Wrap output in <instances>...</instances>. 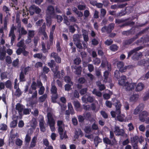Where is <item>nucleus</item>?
<instances>
[{
    "mask_svg": "<svg viewBox=\"0 0 149 149\" xmlns=\"http://www.w3.org/2000/svg\"><path fill=\"white\" fill-rule=\"evenodd\" d=\"M115 26V24L113 23H111L108 24L107 26H104L101 29L102 33H106L107 34H110V37H114L116 35L114 33L111 32L113 30Z\"/></svg>",
    "mask_w": 149,
    "mask_h": 149,
    "instance_id": "obj_1",
    "label": "nucleus"
},
{
    "mask_svg": "<svg viewBox=\"0 0 149 149\" xmlns=\"http://www.w3.org/2000/svg\"><path fill=\"white\" fill-rule=\"evenodd\" d=\"M113 105L115 106L116 111V112L113 111H111V114L112 117L115 118L116 114L119 115L121 113L120 108L122 106V104L119 100L115 99L113 101Z\"/></svg>",
    "mask_w": 149,
    "mask_h": 149,
    "instance_id": "obj_2",
    "label": "nucleus"
},
{
    "mask_svg": "<svg viewBox=\"0 0 149 149\" xmlns=\"http://www.w3.org/2000/svg\"><path fill=\"white\" fill-rule=\"evenodd\" d=\"M51 93L52 94L51 99L52 102L54 103L56 102V100L58 98L57 89L55 85H51L50 90Z\"/></svg>",
    "mask_w": 149,
    "mask_h": 149,
    "instance_id": "obj_3",
    "label": "nucleus"
},
{
    "mask_svg": "<svg viewBox=\"0 0 149 149\" xmlns=\"http://www.w3.org/2000/svg\"><path fill=\"white\" fill-rule=\"evenodd\" d=\"M133 44H136L137 46L143 45L149 46V38H141L135 42Z\"/></svg>",
    "mask_w": 149,
    "mask_h": 149,
    "instance_id": "obj_4",
    "label": "nucleus"
},
{
    "mask_svg": "<svg viewBox=\"0 0 149 149\" xmlns=\"http://www.w3.org/2000/svg\"><path fill=\"white\" fill-rule=\"evenodd\" d=\"M117 67L119 69V71L121 72H123L126 71L129 67L128 66H124V63L123 61H119L117 63Z\"/></svg>",
    "mask_w": 149,
    "mask_h": 149,
    "instance_id": "obj_5",
    "label": "nucleus"
},
{
    "mask_svg": "<svg viewBox=\"0 0 149 149\" xmlns=\"http://www.w3.org/2000/svg\"><path fill=\"white\" fill-rule=\"evenodd\" d=\"M46 16L54 17L55 16V10L52 6L49 5L48 6L46 10Z\"/></svg>",
    "mask_w": 149,
    "mask_h": 149,
    "instance_id": "obj_6",
    "label": "nucleus"
},
{
    "mask_svg": "<svg viewBox=\"0 0 149 149\" xmlns=\"http://www.w3.org/2000/svg\"><path fill=\"white\" fill-rule=\"evenodd\" d=\"M130 139L132 143H138L139 142L141 144L142 143L144 140V138L141 136L139 137L137 135H135L132 137H131Z\"/></svg>",
    "mask_w": 149,
    "mask_h": 149,
    "instance_id": "obj_7",
    "label": "nucleus"
},
{
    "mask_svg": "<svg viewBox=\"0 0 149 149\" xmlns=\"http://www.w3.org/2000/svg\"><path fill=\"white\" fill-rule=\"evenodd\" d=\"M50 57L54 58L55 62H56L57 63H61V58L60 56L58 55V53L53 52L51 54Z\"/></svg>",
    "mask_w": 149,
    "mask_h": 149,
    "instance_id": "obj_8",
    "label": "nucleus"
},
{
    "mask_svg": "<svg viewBox=\"0 0 149 149\" xmlns=\"http://www.w3.org/2000/svg\"><path fill=\"white\" fill-rule=\"evenodd\" d=\"M46 26V24L44 22L42 26L39 28L38 33L40 35L44 36V37H48L45 32Z\"/></svg>",
    "mask_w": 149,
    "mask_h": 149,
    "instance_id": "obj_9",
    "label": "nucleus"
},
{
    "mask_svg": "<svg viewBox=\"0 0 149 149\" xmlns=\"http://www.w3.org/2000/svg\"><path fill=\"white\" fill-rule=\"evenodd\" d=\"M115 130L114 132L116 135L121 136H124L125 132L123 129H120L119 127L116 126L115 127Z\"/></svg>",
    "mask_w": 149,
    "mask_h": 149,
    "instance_id": "obj_10",
    "label": "nucleus"
},
{
    "mask_svg": "<svg viewBox=\"0 0 149 149\" xmlns=\"http://www.w3.org/2000/svg\"><path fill=\"white\" fill-rule=\"evenodd\" d=\"M148 116V113L146 111H143L139 115V118L140 120L142 122H144L145 121L146 118Z\"/></svg>",
    "mask_w": 149,
    "mask_h": 149,
    "instance_id": "obj_11",
    "label": "nucleus"
},
{
    "mask_svg": "<svg viewBox=\"0 0 149 149\" xmlns=\"http://www.w3.org/2000/svg\"><path fill=\"white\" fill-rule=\"evenodd\" d=\"M136 86V83H129L127 82L126 85L125 86V90L127 91H132L134 89Z\"/></svg>",
    "mask_w": 149,
    "mask_h": 149,
    "instance_id": "obj_12",
    "label": "nucleus"
},
{
    "mask_svg": "<svg viewBox=\"0 0 149 149\" xmlns=\"http://www.w3.org/2000/svg\"><path fill=\"white\" fill-rule=\"evenodd\" d=\"M143 48V46H141L137 47L129 51L128 53L127 59H129V57L132 55L133 56L136 52H137V51L142 49Z\"/></svg>",
    "mask_w": 149,
    "mask_h": 149,
    "instance_id": "obj_13",
    "label": "nucleus"
},
{
    "mask_svg": "<svg viewBox=\"0 0 149 149\" xmlns=\"http://www.w3.org/2000/svg\"><path fill=\"white\" fill-rule=\"evenodd\" d=\"M48 122L49 125H54L55 124V120L53 117L51 113H49L47 114Z\"/></svg>",
    "mask_w": 149,
    "mask_h": 149,
    "instance_id": "obj_14",
    "label": "nucleus"
},
{
    "mask_svg": "<svg viewBox=\"0 0 149 149\" xmlns=\"http://www.w3.org/2000/svg\"><path fill=\"white\" fill-rule=\"evenodd\" d=\"M126 77L125 76H121L120 77V80L118 81L119 84L122 86H125L127 83V82H126Z\"/></svg>",
    "mask_w": 149,
    "mask_h": 149,
    "instance_id": "obj_15",
    "label": "nucleus"
},
{
    "mask_svg": "<svg viewBox=\"0 0 149 149\" xmlns=\"http://www.w3.org/2000/svg\"><path fill=\"white\" fill-rule=\"evenodd\" d=\"M138 38H131L128 40H125L123 42L124 46L129 45L131 44L133 42L135 41Z\"/></svg>",
    "mask_w": 149,
    "mask_h": 149,
    "instance_id": "obj_16",
    "label": "nucleus"
},
{
    "mask_svg": "<svg viewBox=\"0 0 149 149\" xmlns=\"http://www.w3.org/2000/svg\"><path fill=\"white\" fill-rule=\"evenodd\" d=\"M30 11H31L32 10H33V14L34 13V12H35L36 13L38 14L41 11L40 9L38 7H36L34 5L31 6L30 7Z\"/></svg>",
    "mask_w": 149,
    "mask_h": 149,
    "instance_id": "obj_17",
    "label": "nucleus"
},
{
    "mask_svg": "<svg viewBox=\"0 0 149 149\" xmlns=\"http://www.w3.org/2000/svg\"><path fill=\"white\" fill-rule=\"evenodd\" d=\"M16 28L13 24L11 28L9 34V37H16L14 33V31L16 30Z\"/></svg>",
    "mask_w": 149,
    "mask_h": 149,
    "instance_id": "obj_18",
    "label": "nucleus"
},
{
    "mask_svg": "<svg viewBox=\"0 0 149 149\" xmlns=\"http://www.w3.org/2000/svg\"><path fill=\"white\" fill-rule=\"evenodd\" d=\"M24 107L22 105H21L19 103L17 104L15 106V109L17 110L19 113L20 114L23 111Z\"/></svg>",
    "mask_w": 149,
    "mask_h": 149,
    "instance_id": "obj_19",
    "label": "nucleus"
},
{
    "mask_svg": "<svg viewBox=\"0 0 149 149\" xmlns=\"http://www.w3.org/2000/svg\"><path fill=\"white\" fill-rule=\"evenodd\" d=\"M17 31L19 33V37H20V36H24L27 33V31L23 27L21 28V29L19 28L17 29Z\"/></svg>",
    "mask_w": 149,
    "mask_h": 149,
    "instance_id": "obj_20",
    "label": "nucleus"
},
{
    "mask_svg": "<svg viewBox=\"0 0 149 149\" xmlns=\"http://www.w3.org/2000/svg\"><path fill=\"white\" fill-rule=\"evenodd\" d=\"M74 69L75 70V71L74 72V73L77 75H80L81 74L82 68L81 66H79L77 67L76 65H74Z\"/></svg>",
    "mask_w": 149,
    "mask_h": 149,
    "instance_id": "obj_21",
    "label": "nucleus"
},
{
    "mask_svg": "<svg viewBox=\"0 0 149 149\" xmlns=\"http://www.w3.org/2000/svg\"><path fill=\"white\" fill-rule=\"evenodd\" d=\"M135 91L137 92L143 90L144 87V84L141 83H139L136 85Z\"/></svg>",
    "mask_w": 149,
    "mask_h": 149,
    "instance_id": "obj_22",
    "label": "nucleus"
},
{
    "mask_svg": "<svg viewBox=\"0 0 149 149\" xmlns=\"http://www.w3.org/2000/svg\"><path fill=\"white\" fill-rule=\"evenodd\" d=\"M59 68L58 65L56 66L54 69H53L52 71L54 72L55 76L57 77H59L60 76V72L58 71V69Z\"/></svg>",
    "mask_w": 149,
    "mask_h": 149,
    "instance_id": "obj_23",
    "label": "nucleus"
},
{
    "mask_svg": "<svg viewBox=\"0 0 149 149\" xmlns=\"http://www.w3.org/2000/svg\"><path fill=\"white\" fill-rule=\"evenodd\" d=\"M47 65L51 68L52 71L53 69H54V67L55 68L56 66L57 65H56L55 61L52 59L48 63Z\"/></svg>",
    "mask_w": 149,
    "mask_h": 149,
    "instance_id": "obj_24",
    "label": "nucleus"
},
{
    "mask_svg": "<svg viewBox=\"0 0 149 149\" xmlns=\"http://www.w3.org/2000/svg\"><path fill=\"white\" fill-rule=\"evenodd\" d=\"M25 75L23 71H21L19 75V80L20 82H24L26 81V78Z\"/></svg>",
    "mask_w": 149,
    "mask_h": 149,
    "instance_id": "obj_25",
    "label": "nucleus"
},
{
    "mask_svg": "<svg viewBox=\"0 0 149 149\" xmlns=\"http://www.w3.org/2000/svg\"><path fill=\"white\" fill-rule=\"evenodd\" d=\"M109 72L107 70L105 71L103 73L104 82L106 83L108 82V79Z\"/></svg>",
    "mask_w": 149,
    "mask_h": 149,
    "instance_id": "obj_26",
    "label": "nucleus"
},
{
    "mask_svg": "<svg viewBox=\"0 0 149 149\" xmlns=\"http://www.w3.org/2000/svg\"><path fill=\"white\" fill-rule=\"evenodd\" d=\"M139 95L138 94H135L132 95L130 98L131 102H136L138 99Z\"/></svg>",
    "mask_w": 149,
    "mask_h": 149,
    "instance_id": "obj_27",
    "label": "nucleus"
},
{
    "mask_svg": "<svg viewBox=\"0 0 149 149\" xmlns=\"http://www.w3.org/2000/svg\"><path fill=\"white\" fill-rule=\"evenodd\" d=\"M108 64V61L106 58H104L102 60V63L100 67L102 68H104L106 67V65Z\"/></svg>",
    "mask_w": 149,
    "mask_h": 149,
    "instance_id": "obj_28",
    "label": "nucleus"
},
{
    "mask_svg": "<svg viewBox=\"0 0 149 149\" xmlns=\"http://www.w3.org/2000/svg\"><path fill=\"white\" fill-rule=\"evenodd\" d=\"M97 86L98 87L99 90L102 91L104 90L105 88V87L104 84H101V82L98 81L97 83Z\"/></svg>",
    "mask_w": 149,
    "mask_h": 149,
    "instance_id": "obj_29",
    "label": "nucleus"
},
{
    "mask_svg": "<svg viewBox=\"0 0 149 149\" xmlns=\"http://www.w3.org/2000/svg\"><path fill=\"white\" fill-rule=\"evenodd\" d=\"M149 29V27H147L145 29L142 30V31L139 32L138 33H137L136 35V37H137L139 36H140L142 34H144Z\"/></svg>",
    "mask_w": 149,
    "mask_h": 149,
    "instance_id": "obj_30",
    "label": "nucleus"
},
{
    "mask_svg": "<svg viewBox=\"0 0 149 149\" xmlns=\"http://www.w3.org/2000/svg\"><path fill=\"white\" fill-rule=\"evenodd\" d=\"M103 141L104 143L107 145H109L111 146L113 145V143H112L111 140L107 137H105L104 138Z\"/></svg>",
    "mask_w": 149,
    "mask_h": 149,
    "instance_id": "obj_31",
    "label": "nucleus"
},
{
    "mask_svg": "<svg viewBox=\"0 0 149 149\" xmlns=\"http://www.w3.org/2000/svg\"><path fill=\"white\" fill-rule=\"evenodd\" d=\"M129 18H128L125 19H115V23L118 24H119L120 23H123L125 22L126 21L129 20Z\"/></svg>",
    "mask_w": 149,
    "mask_h": 149,
    "instance_id": "obj_32",
    "label": "nucleus"
},
{
    "mask_svg": "<svg viewBox=\"0 0 149 149\" xmlns=\"http://www.w3.org/2000/svg\"><path fill=\"white\" fill-rule=\"evenodd\" d=\"M77 117L79 122L80 123H83L84 122V120H85V118L83 115H78Z\"/></svg>",
    "mask_w": 149,
    "mask_h": 149,
    "instance_id": "obj_33",
    "label": "nucleus"
},
{
    "mask_svg": "<svg viewBox=\"0 0 149 149\" xmlns=\"http://www.w3.org/2000/svg\"><path fill=\"white\" fill-rule=\"evenodd\" d=\"M6 53V51H5V49L3 48V52L0 53V60H3L5 59Z\"/></svg>",
    "mask_w": 149,
    "mask_h": 149,
    "instance_id": "obj_34",
    "label": "nucleus"
},
{
    "mask_svg": "<svg viewBox=\"0 0 149 149\" xmlns=\"http://www.w3.org/2000/svg\"><path fill=\"white\" fill-rule=\"evenodd\" d=\"M53 17H50L48 16H46V24L47 26H49L52 23V19L51 18H53Z\"/></svg>",
    "mask_w": 149,
    "mask_h": 149,
    "instance_id": "obj_35",
    "label": "nucleus"
},
{
    "mask_svg": "<svg viewBox=\"0 0 149 149\" xmlns=\"http://www.w3.org/2000/svg\"><path fill=\"white\" fill-rule=\"evenodd\" d=\"M5 86L6 88L11 89L12 88V83L11 81L8 80L6 81L5 82Z\"/></svg>",
    "mask_w": 149,
    "mask_h": 149,
    "instance_id": "obj_36",
    "label": "nucleus"
},
{
    "mask_svg": "<svg viewBox=\"0 0 149 149\" xmlns=\"http://www.w3.org/2000/svg\"><path fill=\"white\" fill-rule=\"evenodd\" d=\"M47 97V95L45 93L40 97L39 98V100L40 102H43L46 99Z\"/></svg>",
    "mask_w": 149,
    "mask_h": 149,
    "instance_id": "obj_37",
    "label": "nucleus"
},
{
    "mask_svg": "<svg viewBox=\"0 0 149 149\" xmlns=\"http://www.w3.org/2000/svg\"><path fill=\"white\" fill-rule=\"evenodd\" d=\"M94 141L95 143V146L96 147L98 144L102 142V139H100L98 136L95 137L94 139Z\"/></svg>",
    "mask_w": 149,
    "mask_h": 149,
    "instance_id": "obj_38",
    "label": "nucleus"
},
{
    "mask_svg": "<svg viewBox=\"0 0 149 149\" xmlns=\"http://www.w3.org/2000/svg\"><path fill=\"white\" fill-rule=\"evenodd\" d=\"M133 33V30L131 29L128 31H124L123 32V34L127 36H129L132 34Z\"/></svg>",
    "mask_w": 149,
    "mask_h": 149,
    "instance_id": "obj_39",
    "label": "nucleus"
},
{
    "mask_svg": "<svg viewBox=\"0 0 149 149\" xmlns=\"http://www.w3.org/2000/svg\"><path fill=\"white\" fill-rule=\"evenodd\" d=\"M143 108H140V105H139L134 110V114L135 115H137L140 111L142 110Z\"/></svg>",
    "mask_w": 149,
    "mask_h": 149,
    "instance_id": "obj_40",
    "label": "nucleus"
},
{
    "mask_svg": "<svg viewBox=\"0 0 149 149\" xmlns=\"http://www.w3.org/2000/svg\"><path fill=\"white\" fill-rule=\"evenodd\" d=\"M64 79L66 83H70V84H73V83L72 81H71V78L69 76H65Z\"/></svg>",
    "mask_w": 149,
    "mask_h": 149,
    "instance_id": "obj_41",
    "label": "nucleus"
},
{
    "mask_svg": "<svg viewBox=\"0 0 149 149\" xmlns=\"http://www.w3.org/2000/svg\"><path fill=\"white\" fill-rule=\"evenodd\" d=\"M68 109L70 110V113L71 114H74V111L71 103L70 102L68 103Z\"/></svg>",
    "mask_w": 149,
    "mask_h": 149,
    "instance_id": "obj_42",
    "label": "nucleus"
},
{
    "mask_svg": "<svg viewBox=\"0 0 149 149\" xmlns=\"http://www.w3.org/2000/svg\"><path fill=\"white\" fill-rule=\"evenodd\" d=\"M92 93L93 94L95 95L98 97H101L102 96V93L99 91H97L96 89L95 88L93 91Z\"/></svg>",
    "mask_w": 149,
    "mask_h": 149,
    "instance_id": "obj_43",
    "label": "nucleus"
},
{
    "mask_svg": "<svg viewBox=\"0 0 149 149\" xmlns=\"http://www.w3.org/2000/svg\"><path fill=\"white\" fill-rule=\"evenodd\" d=\"M101 62L100 60V58L96 57L95 58L93 61V63L95 65H98Z\"/></svg>",
    "mask_w": 149,
    "mask_h": 149,
    "instance_id": "obj_44",
    "label": "nucleus"
},
{
    "mask_svg": "<svg viewBox=\"0 0 149 149\" xmlns=\"http://www.w3.org/2000/svg\"><path fill=\"white\" fill-rule=\"evenodd\" d=\"M118 48L117 45L113 44L110 46L109 49L112 51L115 52L118 50Z\"/></svg>",
    "mask_w": 149,
    "mask_h": 149,
    "instance_id": "obj_45",
    "label": "nucleus"
},
{
    "mask_svg": "<svg viewBox=\"0 0 149 149\" xmlns=\"http://www.w3.org/2000/svg\"><path fill=\"white\" fill-rule=\"evenodd\" d=\"M73 84H67L65 86V91H69L71 89V87Z\"/></svg>",
    "mask_w": 149,
    "mask_h": 149,
    "instance_id": "obj_46",
    "label": "nucleus"
},
{
    "mask_svg": "<svg viewBox=\"0 0 149 149\" xmlns=\"http://www.w3.org/2000/svg\"><path fill=\"white\" fill-rule=\"evenodd\" d=\"M83 115L84 116L85 118V120H89V119L91 117V115L89 112H86V113H84L83 114Z\"/></svg>",
    "mask_w": 149,
    "mask_h": 149,
    "instance_id": "obj_47",
    "label": "nucleus"
},
{
    "mask_svg": "<svg viewBox=\"0 0 149 149\" xmlns=\"http://www.w3.org/2000/svg\"><path fill=\"white\" fill-rule=\"evenodd\" d=\"M101 14L100 15V17L101 19L104 17L106 15V12L104 8H102L101 9Z\"/></svg>",
    "mask_w": 149,
    "mask_h": 149,
    "instance_id": "obj_48",
    "label": "nucleus"
},
{
    "mask_svg": "<svg viewBox=\"0 0 149 149\" xmlns=\"http://www.w3.org/2000/svg\"><path fill=\"white\" fill-rule=\"evenodd\" d=\"M73 104L75 109H78L80 107V104L78 101H74L73 102Z\"/></svg>",
    "mask_w": 149,
    "mask_h": 149,
    "instance_id": "obj_49",
    "label": "nucleus"
},
{
    "mask_svg": "<svg viewBox=\"0 0 149 149\" xmlns=\"http://www.w3.org/2000/svg\"><path fill=\"white\" fill-rule=\"evenodd\" d=\"M56 49L57 52L58 53L61 52L62 51V49L60 47V43L59 42L57 41L56 43Z\"/></svg>",
    "mask_w": 149,
    "mask_h": 149,
    "instance_id": "obj_50",
    "label": "nucleus"
},
{
    "mask_svg": "<svg viewBox=\"0 0 149 149\" xmlns=\"http://www.w3.org/2000/svg\"><path fill=\"white\" fill-rule=\"evenodd\" d=\"M22 92L21 91L19 88H18L17 89H16L15 95L19 97L22 95Z\"/></svg>",
    "mask_w": 149,
    "mask_h": 149,
    "instance_id": "obj_51",
    "label": "nucleus"
},
{
    "mask_svg": "<svg viewBox=\"0 0 149 149\" xmlns=\"http://www.w3.org/2000/svg\"><path fill=\"white\" fill-rule=\"evenodd\" d=\"M28 36L27 37H33L35 35V31L34 30H28Z\"/></svg>",
    "mask_w": 149,
    "mask_h": 149,
    "instance_id": "obj_52",
    "label": "nucleus"
},
{
    "mask_svg": "<svg viewBox=\"0 0 149 149\" xmlns=\"http://www.w3.org/2000/svg\"><path fill=\"white\" fill-rule=\"evenodd\" d=\"M139 54L137 52H136L132 57V59L133 60H138L139 58Z\"/></svg>",
    "mask_w": 149,
    "mask_h": 149,
    "instance_id": "obj_53",
    "label": "nucleus"
},
{
    "mask_svg": "<svg viewBox=\"0 0 149 149\" xmlns=\"http://www.w3.org/2000/svg\"><path fill=\"white\" fill-rule=\"evenodd\" d=\"M45 91V87L43 86H41L38 91L39 94L40 95H43Z\"/></svg>",
    "mask_w": 149,
    "mask_h": 149,
    "instance_id": "obj_54",
    "label": "nucleus"
},
{
    "mask_svg": "<svg viewBox=\"0 0 149 149\" xmlns=\"http://www.w3.org/2000/svg\"><path fill=\"white\" fill-rule=\"evenodd\" d=\"M82 35L83 37H88V32L86 30L82 29Z\"/></svg>",
    "mask_w": 149,
    "mask_h": 149,
    "instance_id": "obj_55",
    "label": "nucleus"
},
{
    "mask_svg": "<svg viewBox=\"0 0 149 149\" xmlns=\"http://www.w3.org/2000/svg\"><path fill=\"white\" fill-rule=\"evenodd\" d=\"M88 91V88H84L81 89L79 91L80 94L83 95L86 94Z\"/></svg>",
    "mask_w": 149,
    "mask_h": 149,
    "instance_id": "obj_56",
    "label": "nucleus"
},
{
    "mask_svg": "<svg viewBox=\"0 0 149 149\" xmlns=\"http://www.w3.org/2000/svg\"><path fill=\"white\" fill-rule=\"evenodd\" d=\"M100 114L104 118L107 119L108 118V115L105 111H101L100 112Z\"/></svg>",
    "mask_w": 149,
    "mask_h": 149,
    "instance_id": "obj_57",
    "label": "nucleus"
},
{
    "mask_svg": "<svg viewBox=\"0 0 149 149\" xmlns=\"http://www.w3.org/2000/svg\"><path fill=\"white\" fill-rule=\"evenodd\" d=\"M49 68L46 66H44L43 68V72L45 74H47L49 71Z\"/></svg>",
    "mask_w": 149,
    "mask_h": 149,
    "instance_id": "obj_58",
    "label": "nucleus"
},
{
    "mask_svg": "<svg viewBox=\"0 0 149 149\" xmlns=\"http://www.w3.org/2000/svg\"><path fill=\"white\" fill-rule=\"evenodd\" d=\"M19 60L17 58L15 60H14L12 63V65L14 67H17L19 64Z\"/></svg>",
    "mask_w": 149,
    "mask_h": 149,
    "instance_id": "obj_59",
    "label": "nucleus"
},
{
    "mask_svg": "<svg viewBox=\"0 0 149 149\" xmlns=\"http://www.w3.org/2000/svg\"><path fill=\"white\" fill-rule=\"evenodd\" d=\"M17 119H16L15 120H14L13 121L10 123V125L11 127L14 128L17 125Z\"/></svg>",
    "mask_w": 149,
    "mask_h": 149,
    "instance_id": "obj_60",
    "label": "nucleus"
},
{
    "mask_svg": "<svg viewBox=\"0 0 149 149\" xmlns=\"http://www.w3.org/2000/svg\"><path fill=\"white\" fill-rule=\"evenodd\" d=\"M31 109H30L26 108L23 109V113L24 115L29 114L30 113V112L31 111Z\"/></svg>",
    "mask_w": 149,
    "mask_h": 149,
    "instance_id": "obj_61",
    "label": "nucleus"
},
{
    "mask_svg": "<svg viewBox=\"0 0 149 149\" xmlns=\"http://www.w3.org/2000/svg\"><path fill=\"white\" fill-rule=\"evenodd\" d=\"M84 131L87 134H89L92 131L91 128L90 127H85Z\"/></svg>",
    "mask_w": 149,
    "mask_h": 149,
    "instance_id": "obj_62",
    "label": "nucleus"
},
{
    "mask_svg": "<svg viewBox=\"0 0 149 149\" xmlns=\"http://www.w3.org/2000/svg\"><path fill=\"white\" fill-rule=\"evenodd\" d=\"M15 143L17 145L20 146L22 144V141L19 139H17L16 140Z\"/></svg>",
    "mask_w": 149,
    "mask_h": 149,
    "instance_id": "obj_63",
    "label": "nucleus"
},
{
    "mask_svg": "<svg viewBox=\"0 0 149 149\" xmlns=\"http://www.w3.org/2000/svg\"><path fill=\"white\" fill-rule=\"evenodd\" d=\"M81 62V60L80 58H77L74 61V63L76 65H79Z\"/></svg>",
    "mask_w": 149,
    "mask_h": 149,
    "instance_id": "obj_64",
    "label": "nucleus"
}]
</instances>
